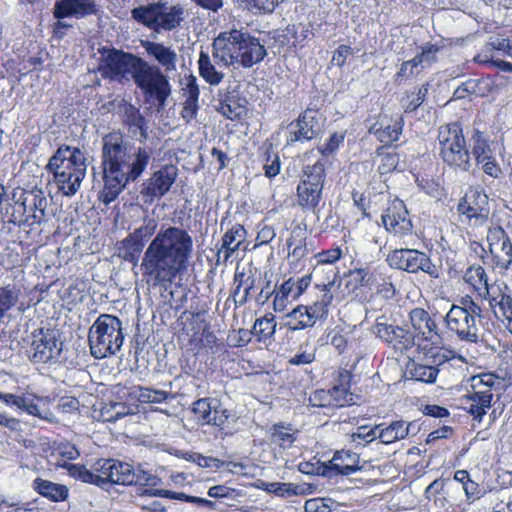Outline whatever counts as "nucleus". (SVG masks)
I'll list each match as a JSON object with an SVG mask.
<instances>
[{
  "label": "nucleus",
  "mask_w": 512,
  "mask_h": 512,
  "mask_svg": "<svg viewBox=\"0 0 512 512\" xmlns=\"http://www.w3.org/2000/svg\"><path fill=\"white\" fill-rule=\"evenodd\" d=\"M153 217H144L142 224L132 234L145 245L155 234L144 251L140 268L148 284L166 286L188 266L193 252V238L187 230L177 226H161Z\"/></svg>",
  "instance_id": "1"
},
{
  "label": "nucleus",
  "mask_w": 512,
  "mask_h": 512,
  "mask_svg": "<svg viewBox=\"0 0 512 512\" xmlns=\"http://www.w3.org/2000/svg\"><path fill=\"white\" fill-rule=\"evenodd\" d=\"M267 55L265 44L247 31L231 29L221 32L212 43V59L201 51L198 59L200 76L210 85H219L225 74L215 64L225 68H251Z\"/></svg>",
  "instance_id": "2"
},
{
  "label": "nucleus",
  "mask_w": 512,
  "mask_h": 512,
  "mask_svg": "<svg viewBox=\"0 0 512 512\" xmlns=\"http://www.w3.org/2000/svg\"><path fill=\"white\" fill-rule=\"evenodd\" d=\"M99 71L104 78L111 80L121 82L132 79L141 90L145 102L155 104L157 112L165 109L172 87L159 66L132 53L111 49L102 57Z\"/></svg>",
  "instance_id": "3"
},
{
  "label": "nucleus",
  "mask_w": 512,
  "mask_h": 512,
  "mask_svg": "<svg viewBox=\"0 0 512 512\" xmlns=\"http://www.w3.org/2000/svg\"><path fill=\"white\" fill-rule=\"evenodd\" d=\"M101 152L104 186L100 199L109 204L129 182L141 176L149 164L151 150L146 147L134 150L120 132H111L102 138Z\"/></svg>",
  "instance_id": "4"
},
{
  "label": "nucleus",
  "mask_w": 512,
  "mask_h": 512,
  "mask_svg": "<svg viewBox=\"0 0 512 512\" xmlns=\"http://www.w3.org/2000/svg\"><path fill=\"white\" fill-rule=\"evenodd\" d=\"M54 182L65 196H74L87 172V158L79 147L60 145L46 166Z\"/></svg>",
  "instance_id": "5"
},
{
  "label": "nucleus",
  "mask_w": 512,
  "mask_h": 512,
  "mask_svg": "<svg viewBox=\"0 0 512 512\" xmlns=\"http://www.w3.org/2000/svg\"><path fill=\"white\" fill-rule=\"evenodd\" d=\"M88 341L96 359L116 354L124 341L122 322L114 315L101 314L89 329Z\"/></svg>",
  "instance_id": "6"
},
{
  "label": "nucleus",
  "mask_w": 512,
  "mask_h": 512,
  "mask_svg": "<svg viewBox=\"0 0 512 512\" xmlns=\"http://www.w3.org/2000/svg\"><path fill=\"white\" fill-rule=\"evenodd\" d=\"M482 317L481 307L469 297H463L460 305L453 304L445 316L448 331L460 341L477 343L479 340V323Z\"/></svg>",
  "instance_id": "7"
},
{
  "label": "nucleus",
  "mask_w": 512,
  "mask_h": 512,
  "mask_svg": "<svg viewBox=\"0 0 512 512\" xmlns=\"http://www.w3.org/2000/svg\"><path fill=\"white\" fill-rule=\"evenodd\" d=\"M131 17L138 24L159 33L177 29L185 19V10L180 4L168 6L167 2L158 1L133 8Z\"/></svg>",
  "instance_id": "8"
},
{
  "label": "nucleus",
  "mask_w": 512,
  "mask_h": 512,
  "mask_svg": "<svg viewBox=\"0 0 512 512\" xmlns=\"http://www.w3.org/2000/svg\"><path fill=\"white\" fill-rule=\"evenodd\" d=\"M439 155L455 171L467 172L472 166L463 130L458 122L443 125L438 131Z\"/></svg>",
  "instance_id": "9"
},
{
  "label": "nucleus",
  "mask_w": 512,
  "mask_h": 512,
  "mask_svg": "<svg viewBox=\"0 0 512 512\" xmlns=\"http://www.w3.org/2000/svg\"><path fill=\"white\" fill-rule=\"evenodd\" d=\"M131 466L129 463L116 459H99L94 463L93 471L84 466L73 465L71 473L83 482L97 486L105 484L132 485Z\"/></svg>",
  "instance_id": "10"
},
{
  "label": "nucleus",
  "mask_w": 512,
  "mask_h": 512,
  "mask_svg": "<svg viewBox=\"0 0 512 512\" xmlns=\"http://www.w3.org/2000/svg\"><path fill=\"white\" fill-rule=\"evenodd\" d=\"M386 261L391 268L408 273L416 274L422 271L434 279L441 275V268L434 264L426 253L417 249H395L387 255Z\"/></svg>",
  "instance_id": "11"
},
{
  "label": "nucleus",
  "mask_w": 512,
  "mask_h": 512,
  "mask_svg": "<svg viewBox=\"0 0 512 512\" xmlns=\"http://www.w3.org/2000/svg\"><path fill=\"white\" fill-rule=\"evenodd\" d=\"M62 351L59 332L54 329H39L33 332L28 349L29 359L33 363H48L57 360Z\"/></svg>",
  "instance_id": "12"
},
{
  "label": "nucleus",
  "mask_w": 512,
  "mask_h": 512,
  "mask_svg": "<svg viewBox=\"0 0 512 512\" xmlns=\"http://www.w3.org/2000/svg\"><path fill=\"white\" fill-rule=\"evenodd\" d=\"M458 211L466 217L471 227H481L490 215L488 196L478 189H469L460 201Z\"/></svg>",
  "instance_id": "13"
},
{
  "label": "nucleus",
  "mask_w": 512,
  "mask_h": 512,
  "mask_svg": "<svg viewBox=\"0 0 512 512\" xmlns=\"http://www.w3.org/2000/svg\"><path fill=\"white\" fill-rule=\"evenodd\" d=\"M12 200L23 208L24 213H28L26 222H30V225H40L46 220L48 199L42 189L20 190L19 196L15 191Z\"/></svg>",
  "instance_id": "14"
},
{
  "label": "nucleus",
  "mask_w": 512,
  "mask_h": 512,
  "mask_svg": "<svg viewBox=\"0 0 512 512\" xmlns=\"http://www.w3.org/2000/svg\"><path fill=\"white\" fill-rule=\"evenodd\" d=\"M381 220L385 229L397 237L412 234V221L404 202L400 199H394L389 203Z\"/></svg>",
  "instance_id": "15"
},
{
  "label": "nucleus",
  "mask_w": 512,
  "mask_h": 512,
  "mask_svg": "<svg viewBox=\"0 0 512 512\" xmlns=\"http://www.w3.org/2000/svg\"><path fill=\"white\" fill-rule=\"evenodd\" d=\"M178 175V169L174 165H165L154 172L143 184L141 194L146 197V202H153L164 196L174 184Z\"/></svg>",
  "instance_id": "16"
},
{
  "label": "nucleus",
  "mask_w": 512,
  "mask_h": 512,
  "mask_svg": "<svg viewBox=\"0 0 512 512\" xmlns=\"http://www.w3.org/2000/svg\"><path fill=\"white\" fill-rule=\"evenodd\" d=\"M382 320L383 317L378 318L373 326V332L377 337L385 341L396 351L403 352L413 347L415 337L412 332Z\"/></svg>",
  "instance_id": "17"
},
{
  "label": "nucleus",
  "mask_w": 512,
  "mask_h": 512,
  "mask_svg": "<svg viewBox=\"0 0 512 512\" xmlns=\"http://www.w3.org/2000/svg\"><path fill=\"white\" fill-rule=\"evenodd\" d=\"M98 5L94 0H57L53 8V16L58 20L74 17L83 19L98 12ZM59 27L66 28L67 24L59 21Z\"/></svg>",
  "instance_id": "18"
},
{
  "label": "nucleus",
  "mask_w": 512,
  "mask_h": 512,
  "mask_svg": "<svg viewBox=\"0 0 512 512\" xmlns=\"http://www.w3.org/2000/svg\"><path fill=\"white\" fill-rule=\"evenodd\" d=\"M311 275H305L294 281L292 278L286 280L275 293L273 308L276 312H282L291 301L297 300L311 283Z\"/></svg>",
  "instance_id": "19"
},
{
  "label": "nucleus",
  "mask_w": 512,
  "mask_h": 512,
  "mask_svg": "<svg viewBox=\"0 0 512 512\" xmlns=\"http://www.w3.org/2000/svg\"><path fill=\"white\" fill-rule=\"evenodd\" d=\"M359 455L350 450L336 451L333 458L324 465L323 474L329 477L350 475L361 469Z\"/></svg>",
  "instance_id": "20"
},
{
  "label": "nucleus",
  "mask_w": 512,
  "mask_h": 512,
  "mask_svg": "<svg viewBox=\"0 0 512 512\" xmlns=\"http://www.w3.org/2000/svg\"><path fill=\"white\" fill-rule=\"evenodd\" d=\"M141 47L164 69V72L170 73L177 70L178 55L171 46L150 40H141Z\"/></svg>",
  "instance_id": "21"
},
{
  "label": "nucleus",
  "mask_w": 512,
  "mask_h": 512,
  "mask_svg": "<svg viewBox=\"0 0 512 512\" xmlns=\"http://www.w3.org/2000/svg\"><path fill=\"white\" fill-rule=\"evenodd\" d=\"M123 123L133 139L140 143L146 142L148 139V121L138 107L130 103L123 106Z\"/></svg>",
  "instance_id": "22"
},
{
  "label": "nucleus",
  "mask_w": 512,
  "mask_h": 512,
  "mask_svg": "<svg viewBox=\"0 0 512 512\" xmlns=\"http://www.w3.org/2000/svg\"><path fill=\"white\" fill-rule=\"evenodd\" d=\"M437 364L429 363V359L424 362L410 360L406 364L404 376L406 380H415L423 383H434L437 379L439 368Z\"/></svg>",
  "instance_id": "23"
},
{
  "label": "nucleus",
  "mask_w": 512,
  "mask_h": 512,
  "mask_svg": "<svg viewBox=\"0 0 512 512\" xmlns=\"http://www.w3.org/2000/svg\"><path fill=\"white\" fill-rule=\"evenodd\" d=\"M323 188L299 182L297 186V204L305 211H312L319 219V204L322 201Z\"/></svg>",
  "instance_id": "24"
},
{
  "label": "nucleus",
  "mask_w": 512,
  "mask_h": 512,
  "mask_svg": "<svg viewBox=\"0 0 512 512\" xmlns=\"http://www.w3.org/2000/svg\"><path fill=\"white\" fill-rule=\"evenodd\" d=\"M183 90L185 101L181 110V117L186 123H190L192 120L196 119L199 109L198 100L200 90L195 76L191 75L187 79L186 87Z\"/></svg>",
  "instance_id": "25"
},
{
  "label": "nucleus",
  "mask_w": 512,
  "mask_h": 512,
  "mask_svg": "<svg viewBox=\"0 0 512 512\" xmlns=\"http://www.w3.org/2000/svg\"><path fill=\"white\" fill-rule=\"evenodd\" d=\"M410 321L415 331L425 340L434 342L438 338L437 325L427 311L415 308L410 312Z\"/></svg>",
  "instance_id": "26"
},
{
  "label": "nucleus",
  "mask_w": 512,
  "mask_h": 512,
  "mask_svg": "<svg viewBox=\"0 0 512 512\" xmlns=\"http://www.w3.org/2000/svg\"><path fill=\"white\" fill-rule=\"evenodd\" d=\"M333 286V281H329L327 284H323L320 298L312 304L306 305L307 309L309 310L310 317L315 324L317 321L324 322L328 317L329 307L332 304L334 298L330 291L331 287Z\"/></svg>",
  "instance_id": "27"
},
{
  "label": "nucleus",
  "mask_w": 512,
  "mask_h": 512,
  "mask_svg": "<svg viewBox=\"0 0 512 512\" xmlns=\"http://www.w3.org/2000/svg\"><path fill=\"white\" fill-rule=\"evenodd\" d=\"M245 237L246 231L244 227L240 224L234 225L222 237V246L218 251V255L224 253V260L227 261L239 249Z\"/></svg>",
  "instance_id": "28"
},
{
  "label": "nucleus",
  "mask_w": 512,
  "mask_h": 512,
  "mask_svg": "<svg viewBox=\"0 0 512 512\" xmlns=\"http://www.w3.org/2000/svg\"><path fill=\"white\" fill-rule=\"evenodd\" d=\"M414 426L413 423L406 424L403 420L393 421L389 426L382 429L379 428L378 438L383 444H391L405 439Z\"/></svg>",
  "instance_id": "29"
},
{
  "label": "nucleus",
  "mask_w": 512,
  "mask_h": 512,
  "mask_svg": "<svg viewBox=\"0 0 512 512\" xmlns=\"http://www.w3.org/2000/svg\"><path fill=\"white\" fill-rule=\"evenodd\" d=\"M32 486L40 495L54 502L66 500L69 493V490L65 485L44 480L42 478H36L33 481Z\"/></svg>",
  "instance_id": "30"
},
{
  "label": "nucleus",
  "mask_w": 512,
  "mask_h": 512,
  "mask_svg": "<svg viewBox=\"0 0 512 512\" xmlns=\"http://www.w3.org/2000/svg\"><path fill=\"white\" fill-rule=\"evenodd\" d=\"M470 145L472 149L471 153L476 163L483 162L488 157L494 155L489 136L476 128L473 129Z\"/></svg>",
  "instance_id": "31"
},
{
  "label": "nucleus",
  "mask_w": 512,
  "mask_h": 512,
  "mask_svg": "<svg viewBox=\"0 0 512 512\" xmlns=\"http://www.w3.org/2000/svg\"><path fill=\"white\" fill-rule=\"evenodd\" d=\"M286 323L284 324L289 331H298L311 328L315 325L310 317L309 310L305 305H298L292 311L285 315Z\"/></svg>",
  "instance_id": "32"
},
{
  "label": "nucleus",
  "mask_w": 512,
  "mask_h": 512,
  "mask_svg": "<svg viewBox=\"0 0 512 512\" xmlns=\"http://www.w3.org/2000/svg\"><path fill=\"white\" fill-rule=\"evenodd\" d=\"M471 402L468 406V412L474 416L478 422L482 421L483 416L486 414L487 409L491 407L493 394L487 391L470 392L467 396Z\"/></svg>",
  "instance_id": "33"
},
{
  "label": "nucleus",
  "mask_w": 512,
  "mask_h": 512,
  "mask_svg": "<svg viewBox=\"0 0 512 512\" xmlns=\"http://www.w3.org/2000/svg\"><path fill=\"white\" fill-rule=\"evenodd\" d=\"M21 295V288L16 284L9 283L0 286V322H2L10 310L17 306Z\"/></svg>",
  "instance_id": "34"
},
{
  "label": "nucleus",
  "mask_w": 512,
  "mask_h": 512,
  "mask_svg": "<svg viewBox=\"0 0 512 512\" xmlns=\"http://www.w3.org/2000/svg\"><path fill=\"white\" fill-rule=\"evenodd\" d=\"M305 234L303 229L296 227L287 239L288 258H291L293 261H299L308 254Z\"/></svg>",
  "instance_id": "35"
},
{
  "label": "nucleus",
  "mask_w": 512,
  "mask_h": 512,
  "mask_svg": "<svg viewBox=\"0 0 512 512\" xmlns=\"http://www.w3.org/2000/svg\"><path fill=\"white\" fill-rule=\"evenodd\" d=\"M145 245L132 233L117 243V255L125 261L136 263Z\"/></svg>",
  "instance_id": "36"
},
{
  "label": "nucleus",
  "mask_w": 512,
  "mask_h": 512,
  "mask_svg": "<svg viewBox=\"0 0 512 512\" xmlns=\"http://www.w3.org/2000/svg\"><path fill=\"white\" fill-rule=\"evenodd\" d=\"M277 323L273 314H267L261 318H257L252 333L257 337L259 342L271 340L275 334Z\"/></svg>",
  "instance_id": "37"
},
{
  "label": "nucleus",
  "mask_w": 512,
  "mask_h": 512,
  "mask_svg": "<svg viewBox=\"0 0 512 512\" xmlns=\"http://www.w3.org/2000/svg\"><path fill=\"white\" fill-rule=\"evenodd\" d=\"M260 488L282 498L305 494L302 486L292 483L262 482Z\"/></svg>",
  "instance_id": "38"
},
{
  "label": "nucleus",
  "mask_w": 512,
  "mask_h": 512,
  "mask_svg": "<svg viewBox=\"0 0 512 512\" xmlns=\"http://www.w3.org/2000/svg\"><path fill=\"white\" fill-rule=\"evenodd\" d=\"M325 176V163L318 160L313 165H306L303 168V175L300 182L323 188Z\"/></svg>",
  "instance_id": "39"
},
{
  "label": "nucleus",
  "mask_w": 512,
  "mask_h": 512,
  "mask_svg": "<svg viewBox=\"0 0 512 512\" xmlns=\"http://www.w3.org/2000/svg\"><path fill=\"white\" fill-rule=\"evenodd\" d=\"M234 281L237 286L233 292V298L236 304L243 305L247 302L250 291L255 285V278L252 276H245L244 273L236 272Z\"/></svg>",
  "instance_id": "40"
},
{
  "label": "nucleus",
  "mask_w": 512,
  "mask_h": 512,
  "mask_svg": "<svg viewBox=\"0 0 512 512\" xmlns=\"http://www.w3.org/2000/svg\"><path fill=\"white\" fill-rule=\"evenodd\" d=\"M297 123L301 125V129L311 137L315 138L321 132V123L319 121L318 113L315 110H305L298 119Z\"/></svg>",
  "instance_id": "41"
},
{
  "label": "nucleus",
  "mask_w": 512,
  "mask_h": 512,
  "mask_svg": "<svg viewBox=\"0 0 512 512\" xmlns=\"http://www.w3.org/2000/svg\"><path fill=\"white\" fill-rule=\"evenodd\" d=\"M271 441L282 448H289L296 440L295 432L290 427L275 424L270 429Z\"/></svg>",
  "instance_id": "42"
},
{
  "label": "nucleus",
  "mask_w": 512,
  "mask_h": 512,
  "mask_svg": "<svg viewBox=\"0 0 512 512\" xmlns=\"http://www.w3.org/2000/svg\"><path fill=\"white\" fill-rule=\"evenodd\" d=\"M464 280L470 284L474 289L485 291V287L490 285L487 282V275L484 268L480 265H471L467 268L464 274Z\"/></svg>",
  "instance_id": "43"
},
{
  "label": "nucleus",
  "mask_w": 512,
  "mask_h": 512,
  "mask_svg": "<svg viewBox=\"0 0 512 512\" xmlns=\"http://www.w3.org/2000/svg\"><path fill=\"white\" fill-rule=\"evenodd\" d=\"M247 10L254 14H270L284 0H237Z\"/></svg>",
  "instance_id": "44"
},
{
  "label": "nucleus",
  "mask_w": 512,
  "mask_h": 512,
  "mask_svg": "<svg viewBox=\"0 0 512 512\" xmlns=\"http://www.w3.org/2000/svg\"><path fill=\"white\" fill-rule=\"evenodd\" d=\"M498 267L507 270L512 264V243L510 240L502 242L499 246L489 250Z\"/></svg>",
  "instance_id": "45"
},
{
  "label": "nucleus",
  "mask_w": 512,
  "mask_h": 512,
  "mask_svg": "<svg viewBox=\"0 0 512 512\" xmlns=\"http://www.w3.org/2000/svg\"><path fill=\"white\" fill-rule=\"evenodd\" d=\"M101 416L107 422H115L130 413L129 407L122 402H108L100 409Z\"/></svg>",
  "instance_id": "46"
},
{
  "label": "nucleus",
  "mask_w": 512,
  "mask_h": 512,
  "mask_svg": "<svg viewBox=\"0 0 512 512\" xmlns=\"http://www.w3.org/2000/svg\"><path fill=\"white\" fill-rule=\"evenodd\" d=\"M218 403L217 399L213 398H200L192 405V411L198 415V419L202 424H210L212 412L215 404Z\"/></svg>",
  "instance_id": "47"
},
{
  "label": "nucleus",
  "mask_w": 512,
  "mask_h": 512,
  "mask_svg": "<svg viewBox=\"0 0 512 512\" xmlns=\"http://www.w3.org/2000/svg\"><path fill=\"white\" fill-rule=\"evenodd\" d=\"M217 111L230 120H237L244 115L245 108L236 99L227 97L219 101Z\"/></svg>",
  "instance_id": "48"
},
{
  "label": "nucleus",
  "mask_w": 512,
  "mask_h": 512,
  "mask_svg": "<svg viewBox=\"0 0 512 512\" xmlns=\"http://www.w3.org/2000/svg\"><path fill=\"white\" fill-rule=\"evenodd\" d=\"M504 284H493L485 287V291L480 295L488 301L490 308L493 310L495 316L500 318L498 314L500 303L503 300Z\"/></svg>",
  "instance_id": "49"
},
{
  "label": "nucleus",
  "mask_w": 512,
  "mask_h": 512,
  "mask_svg": "<svg viewBox=\"0 0 512 512\" xmlns=\"http://www.w3.org/2000/svg\"><path fill=\"white\" fill-rule=\"evenodd\" d=\"M402 122L403 120L398 118L384 128L377 129L375 134L378 140L385 144L397 141L402 133Z\"/></svg>",
  "instance_id": "50"
},
{
  "label": "nucleus",
  "mask_w": 512,
  "mask_h": 512,
  "mask_svg": "<svg viewBox=\"0 0 512 512\" xmlns=\"http://www.w3.org/2000/svg\"><path fill=\"white\" fill-rule=\"evenodd\" d=\"M496 384H500L498 378L492 373H484L474 375L470 378V386L472 392L487 391L492 393V389Z\"/></svg>",
  "instance_id": "51"
},
{
  "label": "nucleus",
  "mask_w": 512,
  "mask_h": 512,
  "mask_svg": "<svg viewBox=\"0 0 512 512\" xmlns=\"http://www.w3.org/2000/svg\"><path fill=\"white\" fill-rule=\"evenodd\" d=\"M131 474H133V485L156 487L161 483V479L157 475L144 470L141 466L136 469L131 466Z\"/></svg>",
  "instance_id": "52"
},
{
  "label": "nucleus",
  "mask_w": 512,
  "mask_h": 512,
  "mask_svg": "<svg viewBox=\"0 0 512 512\" xmlns=\"http://www.w3.org/2000/svg\"><path fill=\"white\" fill-rule=\"evenodd\" d=\"M378 158V171L381 175L394 171L399 163V156L394 149L384 152V148H381V150H378Z\"/></svg>",
  "instance_id": "53"
},
{
  "label": "nucleus",
  "mask_w": 512,
  "mask_h": 512,
  "mask_svg": "<svg viewBox=\"0 0 512 512\" xmlns=\"http://www.w3.org/2000/svg\"><path fill=\"white\" fill-rule=\"evenodd\" d=\"M230 420L234 421V415L232 412L224 407L218 402L215 404L211 421L209 425H214L221 430H224L228 427Z\"/></svg>",
  "instance_id": "54"
},
{
  "label": "nucleus",
  "mask_w": 512,
  "mask_h": 512,
  "mask_svg": "<svg viewBox=\"0 0 512 512\" xmlns=\"http://www.w3.org/2000/svg\"><path fill=\"white\" fill-rule=\"evenodd\" d=\"M169 393L163 390L152 389V388H140L139 399L146 403H162L167 400Z\"/></svg>",
  "instance_id": "55"
},
{
  "label": "nucleus",
  "mask_w": 512,
  "mask_h": 512,
  "mask_svg": "<svg viewBox=\"0 0 512 512\" xmlns=\"http://www.w3.org/2000/svg\"><path fill=\"white\" fill-rule=\"evenodd\" d=\"M435 52L432 47H429L427 49H423V51L416 55L413 59L408 60L407 63H409L410 68H412V71L418 73L417 70L418 66L424 67L425 64L430 65L432 62L435 61Z\"/></svg>",
  "instance_id": "56"
},
{
  "label": "nucleus",
  "mask_w": 512,
  "mask_h": 512,
  "mask_svg": "<svg viewBox=\"0 0 512 512\" xmlns=\"http://www.w3.org/2000/svg\"><path fill=\"white\" fill-rule=\"evenodd\" d=\"M312 140L305 130L301 129V125L297 122H292L288 126V135L286 142L288 145H293L296 142H303Z\"/></svg>",
  "instance_id": "57"
},
{
  "label": "nucleus",
  "mask_w": 512,
  "mask_h": 512,
  "mask_svg": "<svg viewBox=\"0 0 512 512\" xmlns=\"http://www.w3.org/2000/svg\"><path fill=\"white\" fill-rule=\"evenodd\" d=\"M380 426H375L374 428L368 429L367 427H359L357 432L351 435L352 442L356 444H361L362 441L365 443H370L374 439L378 438Z\"/></svg>",
  "instance_id": "58"
},
{
  "label": "nucleus",
  "mask_w": 512,
  "mask_h": 512,
  "mask_svg": "<svg viewBox=\"0 0 512 512\" xmlns=\"http://www.w3.org/2000/svg\"><path fill=\"white\" fill-rule=\"evenodd\" d=\"M487 47L489 50L501 51L504 55L512 59V39L510 38H491L487 43Z\"/></svg>",
  "instance_id": "59"
},
{
  "label": "nucleus",
  "mask_w": 512,
  "mask_h": 512,
  "mask_svg": "<svg viewBox=\"0 0 512 512\" xmlns=\"http://www.w3.org/2000/svg\"><path fill=\"white\" fill-rule=\"evenodd\" d=\"M329 392L332 396V407H343L352 400V395L348 393L347 388L333 386Z\"/></svg>",
  "instance_id": "60"
},
{
  "label": "nucleus",
  "mask_w": 512,
  "mask_h": 512,
  "mask_svg": "<svg viewBox=\"0 0 512 512\" xmlns=\"http://www.w3.org/2000/svg\"><path fill=\"white\" fill-rule=\"evenodd\" d=\"M309 405L313 407H332V396L331 393L326 390L320 389L314 391L309 399Z\"/></svg>",
  "instance_id": "61"
},
{
  "label": "nucleus",
  "mask_w": 512,
  "mask_h": 512,
  "mask_svg": "<svg viewBox=\"0 0 512 512\" xmlns=\"http://www.w3.org/2000/svg\"><path fill=\"white\" fill-rule=\"evenodd\" d=\"M498 314L500 318L508 320L509 323L512 322V294L506 285H504L503 300L500 303Z\"/></svg>",
  "instance_id": "62"
},
{
  "label": "nucleus",
  "mask_w": 512,
  "mask_h": 512,
  "mask_svg": "<svg viewBox=\"0 0 512 512\" xmlns=\"http://www.w3.org/2000/svg\"><path fill=\"white\" fill-rule=\"evenodd\" d=\"M188 460L192 461V462L196 463L197 465H199L200 467H204V468L219 469L224 465V462L217 458L203 456L198 453L190 454Z\"/></svg>",
  "instance_id": "63"
},
{
  "label": "nucleus",
  "mask_w": 512,
  "mask_h": 512,
  "mask_svg": "<svg viewBox=\"0 0 512 512\" xmlns=\"http://www.w3.org/2000/svg\"><path fill=\"white\" fill-rule=\"evenodd\" d=\"M330 504H332L330 499L314 498L307 500L304 508L306 512H330Z\"/></svg>",
  "instance_id": "64"
}]
</instances>
